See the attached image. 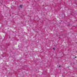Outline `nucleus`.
Instances as JSON below:
<instances>
[{
	"instance_id": "f257e3e1",
	"label": "nucleus",
	"mask_w": 77,
	"mask_h": 77,
	"mask_svg": "<svg viewBox=\"0 0 77 77\" xmlns=\"http://www.w3.org/2000/svg\"><path fill=\"white\" fill-rule=\"evenodd\" d=\"M22 6L21 5L20 6V8H22Z\"/></svg>"
},
{
	"instance_id": "f03ea898",
	"label": "nucleus",
	"mask_w": 77,
	"mask_h": 77,
	"mask_svg": "<svg viewBox=\"0 0 77 77\" xmlns=\"http://www.w3.org/2000/svg\"><path fill=\"white\" fill-rule=\"evenodd\" d=\"M53 50H55V49L54 48H53Z\"/></svg>"
},
{
	"instance_id": "7ed1b4c3",
	"label": "nucleus",
	"mask_w": 77,
	"mask_h": 77,
	"mask_svg": "<svg viewBox=\"0 0 77 77\" xmlns=\"http://www.w3.org/2000/svg\"><path fill=\"white\" fill-rule=\"evenodd\" d=\"M59 67L60 68V66H59Z\"/></svg>"
},
{
	"instance_id": "20e7f679",
	"label": "nucleus",
	"mask_w": 77,
	"mask_h": 77,
	"mask_svg": "<svg viewBox=\"0 0 77 77\" xmlns=\"http://www.w3.org/2000/svg\"><path fill=\"white\" fill-rule=\"evenodd\" d=\"M54 46H55H55H56V45H54Z\"/></svg>"
},
{
	"instance_id": "39448f33",
	"label": "nucleus",
	"mask_w": 77,
	"mask_h": 77,
	"mask_svg": "<svg viewBox=\"0 0 77 77\" xmlns=\"http://www.w3.org/2000/svg\"><path fill=\"white\" fill-rule=\"evenodd\" d=\"M76 58V57H75V58Z\"/></svg>"
}]
</instances>
